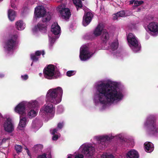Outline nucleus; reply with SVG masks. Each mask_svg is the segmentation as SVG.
<instances>
[{
  "label": "nucleus",
  "mask_w": 158,
  "mask_h": 158,
  "mask_svg": "<svg viewBox=\"0 0 158 158\" xmlns=\"http://www.w3.org/2000/svg\"><path fill=\"white\" fill-rule=\"evenodd\" d=\"M103 158H114V156L112 155H105L103 156Z\"/></svg>",
  "instance_id": "nucleus-43"
},
{
  "label": "nucleus",
  "mask_w": 158,
  "mask_h": 158,
  "mask_svg": "<svg viewBox=\"0 0 158 158\" xmlns=\"http://www.w3.org/2000/svg\"><path fill=\"white\" fill-rule=\"evenodd\" d=\"M8 15L10 20L13 21L14 20L16 16L15 12L13 10L10 9L8 11Z\"/></svg>",
  "instance_id": "nucleus-24"
},
{
  "label": "nucleus",
  "mask_w": 158,
  "mask_h": 158,
  "mask_svg": "<svg viewBox=\"0 0 158 158\" xmlns=\"http://www.w3.org/2000/svg\"><path fill=\"white\" fill-rule=\"evenodd\" d=\"M28 115L30 117L32 118L35 117L37 113L36 111L34 110H31L28 113Z\"/></svg>",
  "instance_id": "nucleus-31"
},
{
  "label": "nucleus",
  "mask_w": 158,
  "mask_h": 158,
  "mask_svg": "<svg viewBox=\"0 0 158 158\" xmlns=\"http://www.w3.org/2000/svg\"><path fill=\"white\" fill-rule=\"evenodd\" d=\"M41 54L43 56H44L45 54V52L44 51H42V52H41Z\"/></svg>",
  "instance_id": "nucleus-52"
},
{
  "label": "nucleus",
  "mask_w": 158,
  "mask_h": 158,
  "mask_svg": "<svg viewBox=\"0 0 158 158\" xmlns=\"http://www.w3.org/2000/svg\"><path fill=\"white\" fill-rule=\"evenodd\" d=\"M25 149L27 151H28V150H29L28 149V148H27V147H26V148H25Z\"/></svg>",
  "instance_id": "nucleus-53"
},
{
  "label": "nucleus",
  "mask_w": 158,
  "mask_h": 158,
  "mask_svg": "<svg viewBox=\"0 0 158 158\" xmlns=\"http://www.w3.org/2000/svg\"><path fill=\"white\" fill-rule=\"evenodd\" d=\"M127 39L130 47L134 51L137 52L140 50V47L138 44V41L132 33H129Z\"/></svg>",
  "instance_id": "nucleus-5"
},
{
  "label": "nucleus",
  "mask_w": 158,
  "mask_h": 158,
  "mask_svg": "<svg viewBox=\"0 0 158 158\" xmlns=\"http://www.w3.org/2000/svg\"><path fill=\"white\" fill-rule=\"evenodd\" d=\"M18 38L16 34L10 36V38L6 42L4 48L8 51H10L15 46Z\"/></svg>",
  "instance_id": "nucleus-6"
},
{
  "label": "nucleus",
  "mask_w": 158,
  "mask_h": 158,
  "mask_svg": "<svg viewBox=\"0 0 158 158\" xmlns=\"http://www.w3.org/2000/svg\"><path fill=\"white\" fill-rule=\"evenodd\" d=\"M51 31L55 35H58L60 32V28L57 23H54L51 27Z\"/></svg>",
  "instance_id": "nucleus-18"
},
{
  "label": "nucleus",
  "mask_w": 158,
  "mask_h": 158,
  "mask_svg": "<svg viewBox=\"0 0 158 158\" xmlns=\"http://www.w3.org/2000/svg\"><path fill=\"white\" fill-rule=\"evenodd\" d=\"M57 130L56 129H54L52 131V135H55V133H56V132L57 131Z\"/></svg>",
  "instance_id": "nucleus-47"
},
{
  "label": "nucleus",
  "mask_w": 158,
  "mask_h": 158,
  "mask_svg": "<svg viewBox=\"0 0 158 158\" xmlns=\"http://www.w3.org/2000/svg\"><path fill=\"white\" fill-rule=\"evenodd\" d=\"M84 156L82 154H78L75 156V158H84Z\"/></svg>",
  "instance_id": "nucleus-40"
},
{
  "label": "nucleus",
  "mask_w": 158,
  "mask_h": 158,
  "mask_svg": "<svg viewBox=\"0 0 158 158\" xmlns=\"http://www.w3.org/2000/svg\"><path fill=\"white\" fill-rule=\"evenodd\" d=\"M58 135H53L52 139L53 140H56L58 139Z\"/></svg>",
  "instance_id": "nucleus-42"
},
{
  "label": "nucleus",
  "mask_w": 158,
  "mask_h": 158,
  "mask_svg": "<svg viewBox=\"0 0 158 158\" xmlns=\"http://www.w3.org/2000/svg\"><path fill=\"white\" fill-rule=\"evenodd\" d=\"M15 26L17 29L19 30H23L25 28V24L22 20L17 21L15 23Z\"/></svg>",
  "instance_id": "nucleus-23"
},
{
  "label": "nucleus",
  "mask_w": 158,
  "mask_h": 158,
  "mask_svg": "<svg viewBox=\"0 0 158 158\" xmlns=\"http://www.w3.org/2000/svg\"><path fill=\"white\" fill-rule=\"evenodd\" d=\"M7 140V139H3L2 140V142H5Z\"/></svg>",
  "instance_id": "nucleus-51"
},
{
  "label": "nucleus",
  "mask_w": 158,
  "mask_h": 158,
  "mask_svg": "<svg viewBox=\"0 0 158 158\" xmlns=\"http://www.w3.org/2000/svg\"><path fill=\"white\" fill-rule=\"evenodd\" d=\"M103 29L102 25L101 24H99L95 29L94 34L96 36L100 35L102 33Z\"/></svg>",
  "instance_id": "nucleus-22"
},
{
  "label": "nucleus",
  "mask_w": 158,
  "mask_h": 158,
  "mask_svg": "<svg viewBox=\"0 0 158 158\" xmlns=\"http://www.w3.org/2000/svg\"><path fill=\"white\" fill-rule=\"evenodd\" d=\"M110 38V35L106 30H103L101 35L100 38L102 43L103 44L106 43Z\"/></svg>",
  "instance_id": "nucleus-17"
},
{
  "label": "nucleus",
  "mask_w": 158,
  "mask_h": 158,
  "mask_svg": "<svg viewBox=\"0 0 158 158\" xmlns=\"http://www.w3.org/2000/svg\"><path fill=\"white\" fill-rule=\"evenodd\" d=\"M44 111L47 113H52L53 111V105L50 103L45 105Z\"/></svg>",
  "instance_id": "nucleus-27"
},
{
  "label": "nucleus",
  "mask_w": 158,
  "mask_h": 158,
  "mask_svg": "<svg viewBox=\"0 0 158 158\" xmlns=\"http://www.w3.org/2000/svg\"><path fill=\"white\" fill-rule=\"evenodd\" d=\"M93 54L90 52L87 48H84L80 51V57L81 60L85 61L89 58Z\"/></svg>",
  "instance_id": "nucleus-11"
},
{
  "label": "nucleus",
  "mask_w": 158,
  "mask_h": 158,
  "mask_svg": "<svg viewBox=\"0 0 158 158\" xmlns=\"http://www.w3.org/2000/svg\"><path fill=\"white\" fill-rule=\"evenodd\" d=\"M18 38L16 34L10 36V38L6 42L4 48L8 51H10L15 46Z\"/></svg>",
  "instance_id": "nucleus-7"
},
{
  "label": "nucleus",
  "mask_w": 158,
  "mask_h": 158,
  "mask_svg": "<svg viewBox=\"0 0 158 158\" xmlns=\"http://www.w3.org/2000/svg\"><path fill=\"white\" fill-rule=\"evenodd\" d=\"M82 0V1H84L85 0Z\"/></svg>",
  "instance_id": "nucleus-56"
},
{
  "label": "nucleus",
  "mask_w": 158,
  "mask_h": 158,
  "mask_svg": "<svg viewBox=\"0 0 158 158\" xmlns=\"http://www.w3.org/2000/svg\"><path fill=\"white\" fill-rule=\"evenodd\" d=\"M63 127V123H59L57 125V127L60 129H61Z\"/></svg>",
  "instance_id": "nucleus-45"
},
{
  "label": "nucleus",
  "mask_w": 158,
  "mask_h": 158,
  "mask_svg": "<svg viewBox=\"0 0 158 158\" xmlns=\"http://www.w3.org/2000/svg\"><path fill=\"white\" fill-rule=\"evenodd\" d=\"M4 127L5 130L8 132H12L14 129V127L12 124L11 120L8 118L4 123Z\"/></svg>",
  "instance_id": "nucleus-15"
},
{
  "label": "nucleus",
  "mask_w": 158,
  "mask_h": 158,
  "mask_svg": "<svg viewBox=\"0 0 158 158\" xmlns=\"http://www.w3.org/2000/svg\"><path fill=\"white\" fill-rule=\"evenodd\" d=\"M15 149L16 151V152L19 154L22 152V147L20 145H16L15 146Z\"/></svg>",
  "instance_id": "nucleus-32"
},
{
  "label": "nucleus",
  "mask_w": 158,
  "mask_h": 158,
  "mask_svg": "<svg viewBox=\"0 0 158 158\" xmlns=\"http://www.w3.org/2000/svg\"><path fill=\"white\" fill-rule=\"evenodd\" d=\"M75 71H68L66 73L67 76L70 77L73 75L75 74Z\"/></svg>",
  "instance_id": "nucleus-37"
},
{
  "label": "nucleus",
  "mask_w": 158,
  "mask_h": 158,
  "mask_svg": "<svg viewBox=\"0 0 158 158\" xmlns=\"http://www.w3.org/2000/svg\"><path fill=\"white\" fill-rule=\"evenodd\" d=\"M156 119L155 116L150 115L148 117L145 125L149 129L150 134L158 135V127L156 128Z\"/></svg>",
  "instance_id": "nucleus-4"
},
{
  "label": "nucleus",
  "mask_w": 158,
  "mask_h": 158,
  "mask_svg": "<svg viewBox=\"0 0 158 158\" xmlns=\"http://www.w3.org/2000/svg\"><path fill=\"white\" fill-rule=\"evenodd\" d=\"M145 145V150L148 152H151L154 150V146L153 144L150 142H146Z\"/></svg>",
  "instance_id": "nucleus-20"
},
{
  "label": "nucleus",
  "mask_w": 158,
  "mask_h": 158,
  "mask_svg": "<svg viewBox=\"0 0 158 158\" xmlns=\"http://www.w3.org/2000/svg\"><path fill=\"white\" fill-rule=\"evenodd\" d=\"M34 14L36 19L42 17L43 23H38L37 25L35 27L33 31H36L39 30L46 32L47 26L46 23L49 22L51 19L50 13L49 12L46 13L44 7L39 6L35 8Z\"/></svg>",
  "instance_id": "nucleus-2"
},
{
  "label": "nucleus",
  "mask_w": 158,
  "mask_h": 158,
  "mask_svg": "<svg viewBox=\"0 0 158 158\" xmlns=\"http://www.w3.org/2000/svg\"><path fill=\"white\" fill-rule=\"evenodd\" d=\"M31 58L33 61H37L39 59V57L34 54H32L31 55Z\"/></svg>",
  "instance_id": "nucleus-34"
},
{
  "label": "nucleus",
  "mask_w": 158,
  "mask_h": 158,
  "mask_svg": "<svg viewBox=\"0 0 158 158\" xmlns=\"http://www.w3.org/2000/svg\"><path fill=\"white\" fill-rule=\"evenodd\" d=\"M37 158H47L46 154L44 153L42 155L39 156Z\"/></svg>",
  "instance_id": "nucleus-39"
},
{
  "label": "nucleus",
  "mask_w": 158,
  "mask_h": 158,
  "mask_svg": "<svg viewBox=\"0 0 158 158\" xmlns=\"http://www.w3.org/2000/svg\"><path fill=\"white\" fill-rule=\"evenodd\" d=\"M73 2L76 6L77 11L82 9L83 5L81 0H73Z\"/></svg>",
  "instance_id": "nucleus-26"
},
{
  "label": "nucleus",
  "mask_w": 158,
  "mask_h": 158,
  "mask_svg": "<svg viewBox=\"0 0 158 158\" xmlns=\"http://www.w3.org/2000/svg\"><path fill=\"white\" fill-rule=\"evenodd\" d=\"M135 0H132L130 1V4H132L133 3H134Z\"/></svg>",
  "instance_id": "nucleus-49"
},
{
  "label": "nucleus",
  "mask_w": 158,
  "mask_h": 158,
  "mask_svg": "<svg viewBox=\"0 0 158 158\" xmlns=\"http://www.w3.org/2000/svg\"><path fill=\"white\" fill-rule=\"evenodd\" d=\"M46 156H47V157L48 158H51L52 156L51 155V152L50 150H48V151L47 152L46 154Z\"/></svg>",
  "instance_id": "nucleus-38"
},
{
  "label": "nucleus",
  "mask_w": 158,
  "mask_h": 158,
  "mask_svg": "<svg viewBox=\"0 0 158 158\" xmlns=\"http://www.w3.org/2000/svg\"><path fill=\"white\" fill-rule=\"evenodd\" d=\"M63 93V90L60 87L50 89L46 95V102H50L54 105L58 104L61 101Z\"/></svg>",
  "instance_id": "nucleus-3"
},
{
  "label": "nucleus",
  "mask_w": 158,
  "mask_h": 158,
  "mask_svg": "<svg viewBox=\"0 0 158 158\" xmlns=\"http://www.w3.org/2000/svg\"><path fill=\"white\" fill-rule=\"evenodd\" d=\"M143 3V1L141 0L139 1L138 0H136L134 2V5L135 6L137 7L142 5Z\"/></svg>",
  "instance_id": "nucleus-35"
},
{
  "label": "nucleus",
  "mask_w": 158,
  "mask_h": 158,
  "mask_svg": "<svg viewBox=\"0 0 158 158\" xmlns=\"http://www.w3.org/2000/svg\"><path fill=\"white\" fill-rule=\"evenodd\" d=\"M94 151L95 148L94 147L86 146L84 147L82 152L88 156H90L93 155Z\"/></svg>",
  "instance_id": "nucleus-14"
},
{
  "label": "nucleus",
  "mask_w": 158,
  "mask_h": 158,
  "mask_svg": "<svg viewBox=\"0 0 158 158\" xmlns=\"http://www.w3.org/2000/svg\"><path fill=\"white\" fill-rule=\"evenodd\" d=\"M97 89L99 93V101L102 104L106 105L108 102L112 103L116 100L122 99V93L118 91L116 87L113 86L108 83L102 82L98 84Z\"/></svg>",
  "instance_id": "nucleus-1"
},
{
  "label": "nucleus",
  "mask_w": 158,
  "mask_h": 158,
  "mask_svg": "<svg viewBox=\"0 0 158 158\" xmlns=\"http://www.w3.org/2000/svg\"><path fill=\"white\" fill-rule=\"evenodd\" d=\"M43 145L41 144H36L35 145L34 147L35 151H38L41 150L43 148Z\"/></svg>",
  "instance_id": "nucleus-33"
},
{
  "label": "nucleus",
  "mask_w": 158,
  "mask_h": 158,
  "mask_svg": "<svg viewBox=\"0 0 158 158\" xmlns=\"http://www.w3.org/2000/svg\"><path fill=\"white\" fill-rule=\"evenodd\" d=\"M28 155L30 157L31 156V153H30L29 150L27 151H26Z\"/></svg>",
  "instance_id": "nucleus-48"
},
{
  "label": "nucleus",
  "mask_w": 158,
  "mask_h": 158,
  "mask_svg": "<svg viewBox=\"0 0 158 158\" xmlns=\"http://www.w3.org/2000/svg\"><path fill=\"white\" fill-rule=\"evenodd\" d=\"M26 103L22 102L18 104L15 107V111L21 114H25Z\"/></svg>",
  "instance_id": "nucleus-13"
},
{
  "label": "nucleus",
  "mask_w": 158,
  "mask_h": 158,
  "mask_svg": "<svg viewBox=\"0 0 158 158\" xmlns=\"http://www.w3.org/2000/svg\"><path fill=\"white\" fill-rule=\"evenodd\" d=\"M11 7H12V8H14V9H15V6L14 5L11 4Z\"/></svg>",
  "instance_id": "nucleus-50"
},
{
  "label": "nucleus",
  "mask_w": 158,
  "mask_h": 158,
  "mask_svg": "<svg viewBox=\"0 0 158 158\" xmlns=\"http://www.w3.org/2000/svg\"><path fill=\"white\" fill-rule=\"evenodd\" d=\"M148 29L151 32L157 33L158 31V23L154 22L150 23L148 26Z\"/></svg>",
  "instance_id": "nucleus-16"
},
{
  "label": "nucleus",
  "mask_w": 158,
  "mask_h": 158,
  "mask_svg": "<svg viewBox=\"0 0 158 158\" xmlns=\"http://www.w3.org/2000/svg\"><path fill=\"white\" fill-rule=\"evenodd\" d=\"M118 42H114L111 44L110 46L113 51L116 50L118 47Z\"/></svg>",
  "instance_id": "nucleus-30"
},
{
  "label": "nucleus",
  "mask_w": 158,
  "mask_h": 158,
  "mask_svg": "<svg viewBox=\"0 0 158 158\" xmlns=\"http://www.w3.org/2000/svg\"><path fill=\"white\" fill-rule=\"evenodd\" d=\"M55 39L54 38H51V42H50V45L51 46H52L54 43L55 41Z\"/></svg>",
  "instance_id": "nucleus-46"
},
{
  "label": "nucleus",
  "mask_w": 158,
  "mask_h": 158,
  "mask_svg": "<svg viewBox=\"0 0 158 158\" xmlns=\"http://www.w3.org/2000/svg\"><path fill=\"white\" fill-rule=\"evenodd\" d=\"M55 69L54 66L52 64H49L45 67L43 70L45 77L48 79H52Z\"/></svg>",
  "instance_id": "nucleus-8"
},
{
  "label": "nucleus",
  "mask_w": 158,
  "mask_h": 158,
  "mask_svg": "<svg viewBox=\"0 0 158 158\" xmlns=\"http://www.w3.org/2000/svg\"><path fill=\"white\" fill-rule=\"evenodd\" d=\"M126 157L127 158H138V153L135 150H131L127 153Z\"/></svg>",
  "instance_id": "nucleus-19"
},
{
  "label": "nucleus",
  "mask_w": 158,
  "mask_h": 158,
  "mask_svg": "<svg viewBox=\"0 0 158 158\" xmlns=\"http://www.w3.org/2000/svg\"><path fill=\"white\" fill-rule=\"evenodd\" d=\"M73 2L76 6L77 11L82 9L83 5L81 0H73Z\"/></svg>",
  "instance_id": "nucleus-25"
},
{
  "label": "nucleus",
  "mask_w": 158,
  "mask_h": 158,
  "mask_svg": "<svg viewBox=\"0 0 158 158\" xmlns=\"http://www.w3.org/2000/svg\"><path fill=\"white\" fill-rule=\"evenodd\" d=\"M94 15L90 12L85 13L83 18L82 24L84 26H87L91 22Z\"/></svg>",
  "instance_id": "nucleus-12"
},
{
  "label": "nucleus",
  "mask_w": 158,
  "mask_h": 158,
  "mask_svg": "<svg viewBox=\"0 0 158 158\" xmlns=\"http://www.w3.org/2000/svg\"><path fill=\"white\" fill-rule=\"evenodd\" d=\"M27 123V119L25 117H22L20 116V121L18 127L20 129L25 127Z\"/></svg>",
  "instance_id": "nucleus-21"
},
{
  "label": "nucleus",
  "mask_w": 158,
  "mask_h": 158,
  "mask_svg": "<svg viewBox=\"0 0 158 158\" xmlns=\"http://www.w3.org/2000/svg\"><path fill=\"white\" fill-rule=\"evenodd\" d=\"M67 158H72V157L70 156H68V157Z\"/></svg>",
  "instance_id": "nucleus-54"
},
{
  "label": "nucleus",
  "mask_w": 158,
  "mask_h": 158,
  "mask_svg": "<svg viewBox=\"0 0 158 158\" xmlns=\"http://www.w3.org/2000/svg\"><path fill=\"white\" fill-rule=\"evenodd\" d=\"M97 139L98 140V143H99V146L100 147V148L102 149L106 147L108 141L112 139V138L106 135L98 136L97 137Z\"/></svg>",
  "instance_id": "nucleus-9"
},
{
  "label": "nucleus",
  "mask_w": 158,
  "mask_h": 158,
  "mask_svg": "<svg viewBox=\"0 0 158 158\" xmlns=\"http://www.w3.org/2000/svg\"><path fill=\"white\" fill-rule=\"evenodd\" d=\"M60 76V73L58 71L54 72V75L53 76V79H55L58 78Z\"/></svg>",
  "instance_id": "nucleus-36"
},
{
  "label": "nucleus",
  "mask_w": 158,
  "mask_h": 158,
  "mask_svg": "<svg viewBox=\"0 0 158 158\" xmlns=\"http://www.w3.org/2000/svg\"><path fill=\"white\" fill-rule=\"evenodd\" d=\"M57 10L63 19L67 20L69 19L70 17L71 14L70 10L68 8H63L62 6H59Z\"/></svg>",
  "instance_id": "nucleus-10"
},
{
  "label": "nucleus",
  "mask_w": 158,
  "mask_h": 158,
  "mask_svg": "<svg viewBox=\"0 0 158 158\" xmlns=\"http://www.w3.org/2000/svg\"><path fill=\"white\" fill-rule=\"evenodd\" d=\"M38 102L37 101H35L32 102H29L28 103V107L29 108H34L37 106Z\"/></svg>",
  "instance_id": "nucleus-29"
},
{
  "label": "nucleus",
  "mask_w": 158,
  "mask_h": 158,
  "mask_svg": "<svg viewBox=\"0 0 158 158\" xmlns=\"http://www.w3.org/2000/svg\"><path fill=\"white\" fill-rule=\"evenodd\" d=\"M125 15V12L123 10L120 11L114 14L113 16V19L114 20H117L118 17H123Z\"/></svg>",
  "instance_id": "nucleus-28"
},
{
  "label": "nucleus",
  "mask_w": 158,
  "mask_h": 158,
  "mask_svg": "<svg viewBox=\"0 0 158 158\" xmlns=\"http://www.w3.org/2000/svg\"><path fill=\"white\" fill-rule=\"evenodd\" d=\"M21 77L23 80H27L28 78V76L26 74L24 75H22Z\"/></svg>",
  "instance_id": "nucleus-44"
},
{
  "label": "nucleus",
  "mask_w": 158,
  "mask_h": 158,
  "mask_svg": "<svg viewBox=\"0 0 158 158\" xmlns=\"http://www.w3.org/2000/svg\"><path fill=\"white\" fill-rule=\"evenodd\" d=\"M33 64V63H32L31 64V66H32V64Z\"/></svg>",
  "instance_id": "nucleus-55"
},
{
  "label": "nucleus",
  "mask_w": 158,
  "mask_h": 158,
  "mask_svg": "<svg viewBox=\"0 0 158 158\" xmlns=\"http://www.w3.org/2000/svg\"><path fill=\"white\" fill-rule=\"evenodd\" d=\"M41 54V51H37L35 53V55L36 56H40Z\"/></svg>",
  "instance_id": "nucleus-41"
}]
</instances>
